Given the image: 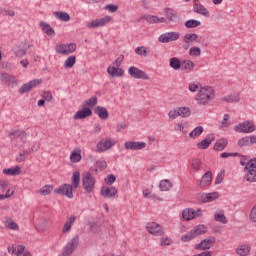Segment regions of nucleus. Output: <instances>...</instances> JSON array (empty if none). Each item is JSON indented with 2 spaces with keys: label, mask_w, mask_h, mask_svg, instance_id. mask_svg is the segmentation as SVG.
<instances>
[{
  "label": "nucleus",
  "mask_w": 256,
  "mask_h": 256,
  "mask_svg": "<svg viewBox=\"0 0 256 256\" xmlns=\"http://www.w3.org/2000/svg\"><path fill=\"white\" fill-rule=\"evenodd\" d=\"M212 99H215V91L211 86L202 87L196 95L198 105H209Z\"/></svg>",
  "instance_id": "f257e3e1"
},
{
  "label": "nucleus",
  "mask_w": 256,
  "mask_h": 256,
  "mask_svg": "<svg viewBox=\"0 0 256 256\" xmlns=\"http://www.w3.org/2000/svg\"><path fill=\"white\" fill-rule=\"evenodd\" d=\"M96 179L93 176V174H91V172H85L82 175V187L85 191V193H87L88 195L93 193V191H95V183H96Z\"/></svg>",
  "instance_id": "f03ea898"
},
{
  "label": "nucleus",
  "mask_w": 256,
  "mask_h": 256,
  "mask_svg": "<svg viewBox=\"0 0 256 256\" xmlns=\"http://www.w3.org/2000/svg\"><path fill=\"white\" fill-rule=\"evenodd\" d=\"M79 247V236H74L67 244L64 246L62 250V256H71L75 253V249Z\"/></svg>",
  "instance_id": "7ed1b4c3"
},
{
  "label": "nucleus",
  "mask_w": 256,
  "mask_h": 256,
  "mask_svg": "<svg viewBox=\"0 0 256 256\" xmlns=\"http://www.w3.org/2000/svg\"><path fill=\"white\" fill-rule=\"evenodd\" d=\"M56 53L58 55H71L77 51V44L75 43H67V44H59L55 47Z\"/></svg>",
  "instance_id": "20e7f679"
},
{
  "label": "nucleus",
  "mask_w": 256,
  "mask_h": 256,
  "mask_svg": "<svg viewBox=\"0 0 256 256\" xmlns=\"http://www.w3.org/2000/svg\"><path fill=\"white\" fill-rule=\"evenodd\" d=\"M146 230L150 235H154V237H163V235H165V228L157 222H149L146 225Z\"/></svg>",
  "instance_id": "39448f33"
},
{
  "label": "nucleus",
  "mask_w": 256,
  "mask_h": 256,
  "mask_svg": "<svg viewBox=\"0 0 256 256\" xmlns=\"http://www.w3.org/2000/svg\"><path fill=\"white\" fill-rule=\"evenodd\" d=\"M180 38H181V33L177 32V31L166 32V33L161 34L158 37V42L159 43H173L174 41H179Z\"/></svg>",
  "instance_id": "423d86ee"
},
{
  "label": "nucleus",
  "mask_w": 256,
  "mask_h": 256,
  "mask_svg": "<svg viewBox=\"0 0 256 256\" xmlns=\"http://www.w3.org/2000/svg\"><path fill=\"white\" fill-rule=\"evenodd\" d=\"M128 75L133 79H144L145 81H149L150 77L147 73L135 66H131L128 69Z\"/></svg>",
  "instance_id": "0eeeda50"
},
{
  "label": "nucleus",
  "mask_w": 256,
  "mask_h": 256,
  "mask_svg": "<svg viewBox=\"0 0 256 256\" xmlns=\"http://www.w3.org/2000/svg\"><path fill=\"white\" fill-rule=\"evenodd\" d=\"M73 191H75V188L70 184H62L54 190V193L57 195H64L65 197H68V199H73Z\"/></svg>",
  "instance_id": "6e6552de"
},
{
  "label": "nucleus",
  "mask_w": 256,
  "mask_h": 256,
  "mask_svg": "<svg viewBox=\"0 0 256 256\" xmlns=\"http://www.w3.org/2000/svg\"><path fill=\"white\" fill-rule=\"evenodd\" d=\"M115 140L114 139H102L99 141L96 145V151L97 153H105V151H109L111 147L115 145Z\"/></svg>",
  "instance_id": "1a4fd4ad"
},
{
  "label": "nucleus",
  "mask_w": 256,
  "mask_h": 256,
  "mask_svg": "<svg viewBox=\"0 0 256 256\" xmlns=\"http://www.w3.org/2000/svg\"><path fill=\"white\" fill-rule=\"evenodd\" d=\"M237 133H253L255 131V124L253 121H245L235 126Z\"/></svg>",
  "instance_id": "9d476101"
},
{
  "label": "nucleus",
  "mask_w": 256,
  "mask_h": 256,
  "mask_svg": "<svg viewBox=\"0 0 256 256\" xmlns=\"http://www.w3.org/2000/svg\"><path fill=\"white\" fill-rule=\"evenodd\" d=\"M111 21V18L109 16H106L104 18L92 20L91 22H87L86 27L88 29H97V27H104V25H107Z\"/></svg>",
  "instance_id": "9b49d317"
},
{
  "label": "nucleus",
  "mask_w": 256,
  "mask_h": 256,
  "mask_svg": "<svg viewBox=\"0 0 256 256\" xmlns=\"http://www.w3.org/2000/svg\"><path fill=\"white\" fill-rule=\"evenodd\" d=\"M117 193V188L113 186H102L100 189V195L104 197V199H113V197H116Z\"/></svg>",
  "instance_id": "f8f14e48"
},
{
  "label": "nucleus",
  "mask_w": 256,
  "mask_h": 256,
  "mask_svg": "<svg viewBox=\"0 0 256 256\" xmlns=\"http://www.w3.org/2000/svg\"><path fill=\"white\" fill-rule=\"evenodd\" d=\"M124 147L125 149H127V151H141L142 149H145V147H147V143L126 141Z\"/></svg>",
  "instance_id": "ddd939ff"
},
{
  "label": "nucleus",
  "mask_w": 256,
  "mask_h": 256,
  "mask_svg": "<svg viewBox=\"0 0 256 256\" xmlns=\"http://www.w3.org/2000/svg\"><path fill=\"white\" fill-rule=\"evenodd\" d=\"M37 85H41V80L34 79L26 84H23L19 88L18 93H20V95H25V93H29V91H31V89H34V87H37Z\"/></svg>",
  "instance_id": "4468645a"
},
{
  "label": "nucleus",
  "mask_w": 256,
  "mask_h": 256,
  "mask_svg": "<svg viewBox=\"0 0 256 256\" xmlns=\"http://www.w3.org/2000/svg\"><path fill=\"white\" fill-rule=\"evenodd\" d=\"M182 217L184 221H191V219H195V217H201V209L195 211L192 208H187L183 210Z\"/></svg>",
  "instance_id": "2eb2a0df"
},
{
  "label": "nucleus",
  "mask_w": 256,
  "mask_h": 256,
  "mask_svg": "<svg viewBox=\"0 0 256 256\" xmlns=\"http://www.w3.org/2000/svg\"><path fill=\"white\" fill-rule=\"evenodd\" d=\"M213 245H215V237L206 238L202 240L200 243H198L195 246V249H197L198 251H207V249H211Z\"/></svg>",
  "instance_id": "dca6fc26"
},
{
  "label": "nucleus",
  "mask_w": 256,
  "mask_h": 256,
  "mask_svg": "<svg viewBox=\"0 0 256 256\" xmlns=\"http://www.w3.org/2000/svg\"><path fill=\"white\" fill-rule=\"evenodd\" d=\"M0 81L8 87H17V80L15 79V76L8 73H1Z\"/></svg>",
  "instance_id": "f3484780"
},
{
  "label": "nucleus",
  "mask_w": 256,
  "mask_h": 256,
  "mask_svg": "<svg viewBox=\"0 0 256 256\" xmlns=\"http://www.w3.org/2000/svg\"><path fill=\"white\" fill-rule=\"evenodd\" d=\"M213 181V174L211 171H207L201 178L199 182V188L205 189V187H209Z\"/></svg>",
  "instance_id": "a211bd4d"
},
{
  "label": "nucleus",
  "mask_w": 256,
  "mask_h": 256,
  "mask_svg": "<svg viewBox=\"0 0 256 256\" xmlns=\"http://www.w3.org/2000/svg\"><path fill=\"white\" fill-rule=\"evenodd\" d=\"M255 143H256L255 135L245 136L238 141V146L239 147H251V145H255Z\"/></svg>",
  "instance_id": "6ab92c4d"
},
{
  "label": "nucleus",
  "mask_w": 256,
  "mask_h": 256,
  "mask_svg": "<svg viewBox=\"0 0 256 256\" xmlns=\"http://www.w3.org/2000/svg\"><path fill=\"white\" fill-rule=\"evenodd\" d=\"M215 141V135L209 134L206 139L197 143L198 149L205 150L209 149L210 145Z\"/></svg>",
  "instance_id": "aec40b11"
},
{
  "label": "nucleus",
  "mask_w": 256,
  "mask_h": 256,
  "mask_svg": "<svg viewBox=\"0 0 256 256\" xmlns=\"http://www.w3.org/2000/svg\"><path fill=\"white\" fill-rule=\"evenodd\" d=\"M195 13L198 15H203L204 17H209V10H207L199 0H196L193 5Z\"/></svg>",
  "instance_id": "412c9836"
},
{
  "label": "nucleus",
  "mask_w": 256,
  "mask_h": 256,
  "mask_svg": "<svg viewBox=\"0 0 256 256\" xmlns=\"http://www.w3.org/2000/svg\"><path fill=\"white\" fill-rule=\"evenodd\" d=\"M107 73L110 75V77H123L125 75V71L122 68H119V66H109L107 68Z\"/></svg>",
  "instance_id": "4be33fe9"
},
{
  "label": "nucleus",
  "mask_w": 256,
  "mask_h": 256,
  "mask_svg": "<svg viewBox=\"0 0 256 256\" xmlns=\"http://www.w3.org/2000/svg\"><path fill=\"white\" fill-rule=\"evenodd\" d=\"M39 27L48 37H55V30L51 25H49V23L41 21L39 22Z\"/></svg>",
  "instance_id": "5701e85b"
},
{
  "label": "nucleus",
  "mask_w": 256,
  "mask_h": 256,
  "mask_svg": "<svg viewBox=\"0 0 256 256\" xmlns=\"http://www.w3.org/2000/svg\"><path fill=\"white\" fill-rule=\"evenodd\" d=\"M95 115H98L99 119H102V121H106V119H109V111H107V108L103 106H97L94 109Z\"/></svg>",
  "instance_id": "b1692460"
},
{
  "label": "nucleus",
  "mask_w": 256,
  "mask_h": 256,
  "mask_svg": "<svg viewBox=\"0 0 256 256\" xmlns=\"http://www.w3.org/2000/svg\"><path fill=\"white\" fill-rule=\"evenodd\" d=\"M93 115V111L90 108L84 107L82 110H79L73 116V119H85L86 117H91Z\"/></svg>",
  "instance_id": "393cba45"
},
{
  "label": "nucleus",
  "mask_w": 256,
  "mask_h": 256,
  "mask_svg": "<svg viewBox=\"0 0 256 256\" xmlns=\"http://www.w3.org/2000/svg\"><path fill=\"white\" fill-rule=\"evenodd\" d=\"M80 183H81V173L79 171L73 172L71 177V187L74 190H77Z\"/></svg>",
  "instance_id": "a878e982"
},
{
  "label": "nucleus",
  "mask_w": 256,
  "mask_h": 256,
  "mask_svg": "<svg viewBox=\"0 0 256 256\" xmlns=\"http://www.w3.org/2000/svg\"><path fill=\"white\" fill-rule=\"evenodd\" d=\"M244 173L246 175V181L249 183H256V170L253 168H244Z\"/></svg>",
  "instance_id": "bb28decb"
},
{
  "label": "nucleus",
  "mask_w": 256,
  "mask_h": 256,
  "mask_svg": "<svg viewBox=\"0 0 256 256\" xmlns=\"http://www.w3.org/2000/svg\"><path fill=\"white\" fill-rule=\"evenodd\" d=\"M236 253L239 256H247L251 253V246L249 244H242L236 248Z\"/></svg>",
  "instance_id": "cd10ccee"
},
{
  "label": "nucleus",
  "mask_w": 256,
  "mask_h": 256,
  "mask_svg": "<svg viewBox=\"0 0 256 256\" xmlns=\"http://www.w3.org/2000/svg\"><path fill=\"white\" fill-rule=\"evenodd\" d=\"M165 15L168 21H171L172 23H177V21H179V16L177 15V12L171 8H167L165 10Z\"/></svg>",
  "instance_id": "c85d7f7f"
},
{
  "label": "nucleus",
  "mask_w": 256,
  "mask_h": 256,
  "mask_svg": "<svg viewBox=\"0 0 256 256\" xmlns=\"http://www.w3.org/2000/svg\"><path fill=\"white\" fill-rule=\"evenodd\" d=\"M192 235H194V238L199 237V235H205L207 233V226L200 224L195 226L192 230Z\"/></svg>",
  "instance_id": "c756f323"
},
{
  "label": "nucleus",
  "mask_w": 256,
  "mask_h": 256,
  "mask_svg": "<svg viewBox=\"0 0 256 256\" xmlns=\"http://www.w3.org/2000/svg\"><path fill=\"white\" fill-rule=\"evenodd\" d=\"M81 148H74L70 154V161L71 163H79L81 161Z\"/></svg>",
  "instance_id": "7c9ffc66"
},
{
  "label": "nucleus",
  "mask_w": 256,
  "mask_h": 256,
  "mask_svg": "<svg viewBox=\"0 0 256 256\" xmlns=\"http://www.w3.org/2000/svg\"><path fill=\"white\" fill-rule=\"evenodd\" d=\"M11 139H25L27 133L23 130H11L9 133Z\"/></svg>",
  "instance_id": "2f4dec72"
},
{
  "label": "nucleus",
  "mask_w": 256,
  "mask_h": 256,
  "mask_svg": "<svg viewBox=\"0 0 256 256\" xmlns=\"http://www.w3.org/2000/svg\"><path fill=\"white\" fill-rule=\"evenodd\" d=\"M2 173L4 175H12L13 177H17V175H20L21 173V167L15 166L12 168H6V169H3Z\"/></svg>",
  "instance_id": "473e14b6"
},
{
  "label": "nucleus",
  "mask_w": 256,
  "mask_h": 256,
  "mask_svg": "<svg viewBox=\"0 0 256 256\" xmlns=\"http://www.w3.org/2000/svg\"><path fill=\"white\" fill-rule=\"evenodd\" d=\"M53 15L59 21H63L65 23H67V21H71V16H69L67 12L56 11L53 13Z\"/></svg>",
  "instance_id": "72a5a7b5"
},
{
  "label": "nucleus",
  "mask_w": 256,
  "mask_h": 256,
  "mask_svg": "<svg viewBox=\"0 0 256 256\" xmlns=\"http://www.w3.org/2000/svg\"><path fill=\"white\" fill-rule=\"evenodd\" d=\"M241 99V95L239 93L230 94L222 98V101H226V103H239Z\"/></svg>",
  "instance_id": "f704fd0d"
},
{
  "label": "nucleus",
  "mask_w": 256,
  "mask_h": 256,
  "mask_svg": "<svg viewBox=\"0 0 256 256\" xmlns=\"http://www.w3.org/2000/svg\"><path fill=\"white\" fill-rule=\"evenodd\" d=\"M203 131H205V128H203V126H197L189 133V137L191 139H197V137H201V135H203Z\"/></svg>",
  "instance_id": "c9c22d12"
},
{
  "label": "nucleus",
  "mask_w": 256,
  "mask_h": 256,
  "mask_svg": "<svg viewBox=\"0 0 256 256\" xmlns=\"http://www.w3.org/2000/svg\"><path fill=\"white\" fill-rule=\"evenodd\" d=\"M77 220V217L71 216L69 218V221L65 222V224L62 227V233H68V231H71L72 225L75 223Z\"/></svg>",
  "instance_id": "e433bc0d"
},
{
  "label": "nucleus",
  "mask_w": 256,
  "mask_h": 256,
  "mask_svg": "<svg viewBox=\"0 0 256 256\" xmlns=\"http://www.w3.org/2000/svg\"><path fill=\"white\" fill-rule=\"evenodd\" d=\"M227 139L222 138L219 139L215 142L214 144V150L215 151H223V149H225V147H227Z\"/></svg>",
  "instance_id": "4c0bfd02"
},
{
  "label": "nucleus",
  "mask_w": 256,
  "mask_h": 256,
  "mask_svg": "<svg viewBox=\"0 0 256 256\" xmlns=\"http://www.w3.org/2000/svg\"><path fill=\"white\" fill-rule=\"evenodd\" d=\"M178 117H183V118H187V117H191V108L189 107H178Z\"/></svg>",
  "instance_id": "58836bf2"
},
{
  "label": "nucleus",
  "mask_w": 256,
  "mask_h": 256,
  "mask_svg": "<svg viewBox=\"0 0 256 256\" xmlns=\"http://www.w3.org/2000/svg\"><path fill=\"white\" fill-rule=\"evenodd\" d=\"M184 25L186 29H195L196 27L201 26V21L191 19V20H187Z\"/></svg>",
  "instance_id": "ea45409f"
},
{
  "label": "nucleus",
  "mask_w": 256,
  "mask_h": 256,
  "mask_svg": "<svg viewBox=\"0 0 256 256\" xmlns=\"http://www.w3.org/2000/svg\"><path fill=\"white\" fill-rule=\"evenodd\" d=\"M75 63H77V57L69 56L64 62V67H65V69H72V67H74Z\"/></svg>",
  "instance_id": "a19ab883"
},
{
  "label": "nucleus",
  "mask_w": 256,
  "mask_h": 256,
  "mask_svg": "<svg viewBox=\"0 0 256 256\" xmlns=\"http://www.w3.org/2000/svg\"><path fill=\"white\" fill-rule=\"evenodd\" d=\"M197 39H199V35L195 33H190L184 36L183 41L184 43L189 44V43H195Z\"/></svg>",
  "instance_id": "79ce46f5"
},
{
  "label": "nucleus",
  "mask_w": 256,
  "mask_h": 256,
  "mask_svg": "<svg viewBox=\"0 0 256 256\" xmlns=\"http://www.w3.org/2000/svg\"><path fill=\"white\" fill-rule=\"evenodd\" d=\"M107 169V162L105 160H98L95 164V173H99V171H105Z\"/></svg>",
  "instance_id": "37998d69"
},
{
  "label": "nucleus",
  "mask_w": 256,
  "mask_h": 256,
  "mask_svg": "<svg viewBox=\"0 0 256 256\" xmlns=\"http://www.w3.org/2000/svg\"><path fill=\"white\" fill-rule=\"evenodd\" d=\"M170 67L174 69L175 71H178V69H181V61L177 57H173L170 59Z\"/></svg>",
  "instance_id": "c03bdc74"
},
{
  "label": "nucleus",
  "mask_w": 256,
  "mask_h": 256,
  "mask_svg": "<svg viewBox=\"0 0 256 256\" xmlns=\"http://www.w3.org/2000/svg\"><path fill=\"white\" fill-rule=\"evenodd\" d=\"M214 219L215 221H217V223H222V225H227V217H225V214L215 212Z\"/></svg>",
  "instance_id": "a18cd8bd"
},
{
  "label": "nucleus",
  "mask_w": 256,
  "mask_h": 256,
  "mask_svg": "<svg viewBox=\"0 0 256 256\" xmlns=\"http://www.w3.org/2000/svg\"><path fill=\"white\" fill-rule=\"evenodd\" d=\"M189 91H191V93H197V91H201V89H203V87H201V84L199 82H191L188 86Z\"/></svg>",
  "instance_id": "49530a36"
},
{
  "label": "nucleus",
  "mask_w": 256,
  "mask_h": 256,
  "mask_svg": "<svg viewBox=\"0 0 256 256\" xmlns=\"http://www.w3.org/2000/svg\"><path fill=\"white\" fill-rule=\"evenodd\" d=\"M160 190L162 191H169L173 184L169 180H162L159 184Z\"/></svg>",
  "instance_id": "de8ad7c7"
},
{
  "label": "nucleus",
  "mask_w": 256,
  "mask_h": 256,
  "mask_svg": "<svg viewBox=\"0 0 256 256\" xmlns=\"http://www.w3.org/2000/svg\"><path fill=\"white\" fill-rule=\"evenodd\" d=\"M14 53L16 57H25L27 55V50L21 46H16L14 48Z\"/></svg>",
  "instance_id": "09e8293b"
},
{
  "label": "nucleus",
  "mask_w": 256,
  "mask_h": 256,
  "mask_svg": "<svg viewBox=\"0 0 256 256\" xmlns=\"http://www.w3.org/2000/svg\"><path fill=\"white\" fill-rule=\"evenodd\" d=\"M135 53L140 57H147L149 51H147V48H145V46H139L135 48Z\"/></svg>",
  "instance_id": "8fccbe9b"
},
{
  "label": "nucleus",
  "mask_w": 256,
  "mask_h": 256,
  "mask_svg": "<svg viewBox=\"0 0 256 256\" xmlns=\"http://www.w3.org/2000/svg\"><path fill=\"white\" fill-rule=\"evenodd\" d=\"M16 256H31V253L28 251H25V246L18 245L16 249Z\"/></svg>",
  "instance_id": "3c124183"
},
{
  "label": "nucleus",
  "mask_w": 256,
  "mask_h": 256,
  "mask_svg": "<svg viewBox=\"0 0 256 256\" xmlns=\"http://www.w3.org/2000/svg\"><path fill=\"white\" fill-rule=\"evenodd\" d=\"M95 105H97V96H93L83 103V107H87L88 109L89 107H95Z\"/></svg>",
  "instance_id": "603ef678"
},
{
  "label": "nucleus",
  "mask_w": 256,
  "mask_h": 256,
  "mask_svg": "<svg viewBox=\"0 0 256 256\" xmlns=\"http://www.w3.org/2000/svg\"><path fill=\"white\" fill-rule=\"evenodd\" d=\"M216 199H219V193L218 192L206 193L207 203H212V201H216Z\"/></svg>",
  "instance_id": "864d4df0"
},
{
  "label": "nucleus",
  "mask_w": 256,
  "mask_h": 256,
  "mask_svg": "<svg viewBox=\"0 0 256 256\" xmlns=\"http://www.w3.org/2000/svg\"><path fill=\"white\" fill-rule=\"evenodd\" d=\"M193 239H195V236L191 230L181 236V241H183V243H189V241H193Z\"/></svg>",
  "instance_id": "5fc2aeb1"
},
{
  "label": "nucleus",
  "mask_w": 256,
  "mask_h": 256,
  "mask_svg": "<svg viewBox=\"0 0 256 256\" xmlns=\"http://www.w3.org/2000/svg\"><path fill=\"white\" fill-rule=\"evenodd\" d=\"M53 191V187L51 185H45L40 190V195H51V192Z\"/></svg>",
  "instance_id": "6e6d98bb"
},
{
  "label": "nucleus",
  "mask_w": 256,
  "mask_h": 256,
  "mask_svg": "<svg viewBox=\"0 0 256 256\" xmlns=\"http://www.w3.org/2000/svg\"><path fill=\"white\" fill-rule=\"evenodd\" d=\"M201 55V48L194 46L189 50L190 57H199Z\"/></svg>",
  "instance_id": "4d7b16f0"
},
{
  "label": "nucleus",
  "mask_w": 256,
  "mask_h": 256,
  "mask_svg": "<svg viewBox=\"0 0 256 256\" xmlns=\"http://www.w3.org/2000/svg\"><path fill=\"white\" fill-rule=\"evenodd\" d=\"M225 179V170H221L215 179V185H221L223 183V180Z\"/></svg>",
  "instance_id": "13d9d810"
},
{
  "label": "nucleus",
  "mask_w": 256,
  "mask_h": 256,
  "mask_svg": "<svg viewBox=\"0 0 256 256\" xmlns=\"http://www.w3.org/2000/svg\"><path fill=\"white\" fill-rule=\"evenodd\" d=\"M192 168L195 171H201V159L199 158L192 159Z\"/></svg>",
  "instance_id": "bf43d9fd"
},
{
  "label": "nucleus",
  "mask_w": 256,
  "mask_h": 256,
  "mask_svg": "<svg viewBox=\"0 0 256 256\" xmlns=\"http://www.w3.org/2000/svg\"><path fill=\"white\" fill-rule=\"evenodd\" d=\"M41 97L42 99H44L45 101H53V94H51L50 91H44L41 93Z\"/></svg>",
  "instance_id": "052dcab7"
},
{
  "label": "nucleus",
  "mask_w": 256,
  "mask_h": 256,
  "mask_svg": "<svg viewBox=\"0 0 256 256\" xmlns=\"http://www.w3.org/2000/svg\"><path fill=\"white\" fill-rule=\"evenodd\" d=\"M184 69H188L189 71H193L195 69V63L191 60H184Z\"/></svg>",
  "instance_id": "680f3d73"
},
{
  "label": "nucleus",
  "mask_w": 256,
  "mask_h": 256,
  "mask_svg": "<svg viewBox=\"0 0 256 256\" xmlns=\"http://www.w3.org/2000/svg\"><path fill=\"white\" fill-rule=\"evenodd\" d=\"M169 119H177L179 117V110L178 108L170 110L168 113Z\"/></svg>",
  "instance_id": "e2e57ef3"
},
{
  "label": "nucleus",
  "mask_w": 256,
  "mask_h": 256,
  "mask_svg": "<svg viewBox=\"0 0 256 256\" xmlns=\"http://www.w3.org/2000/svg\"><path fill=\"white\" fill-rule=\"evenodd\" d=\"M246 169H255L256 170V158L249 160L245 166Z\"/></svg>",
  "instance_id": "0e129e2a"
},
{
  "label": "nucleus",
  "mask_w": 256,
  "mask_h": 256,
  "mask_svg": "<svg viewBox=\"0 0 256 256\" xmlns=\"http://www.w3.org/2000/svg\"><path fill=\"white\" fill-rule=\"evenodd\" d=\"M197 200L200 203H207V193H198L197 194Z\"/></svg>",
  "instance_id": "69168bd1"
},
{
  "label": "nucleus",
  "mask_w": 256,
  "mask_h": 256,
  "mask_svg": "<svg viewBox=\"0 0 256 256\" xmlns=\"http://www.w3.org/2000/svg\"><path fill=\"white\" fill-rule=\"evenodd\" d=\"M144 19L147 21V23H150V24L157 23V16L148 15V16H145Z\"/></svg>",
  "instance_id": "338daca9"
},
{
  "label": "nucleus",
  "mask_w": 256,
  "mask_h": 256,
  "mask_svg": "<svg viewBox=\"0 0 256 256\" xmlns=\"http://www.w3.org/2000/svg\"><path fill=\"white\" fill-rule=\"evenodd\" d=\"M250 220L252 223H256V205L252 208L250 212Z\"/></svg>",
  "instance_id": "774afa93"
}]
</instances>
